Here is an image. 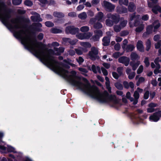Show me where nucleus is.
Listing matches in <instances>:
<instances>
[{
  "mask_svg": "<svg viewBox=\"0 0 161 161\" xmlns=\"http://www.w3.org/2000/svg\"><path fill=\"white\" fill-rule=\"evenodd\" d=\"M10 31L13 32L15 37L21 40L26 48L39 58L43 63L77 88L100 103L114 102L116 101L115 95H109L106 91L100 92L98 88L95 86H91L86 79L77 76L75 71L69 72L66 70L65 69L69 68V65L72 67L76 66L70 59L64 60V64L63 65L56 61L53 55L60 54L64 51L63 47H54V51L51 49L47 50L44 44L37 42L31 37L29 30L20 22L18 18L12 19L10 20Z\"/></svg>",
  "mask_w": 161,
  "mask_h": 161,
  "instance_id": "f257e3e1",
  "label": "nucleus"
},
{
  "mask_svg": "<svg viewBox=\"0 0 161 161\" xmlns=\"http://www.w3.org/2000/svg\"><path fill=\"white\" fill-rule=\"evenodd\" d=\"M153 26L154 27L153 31L154 32H156V29L160 26V24L158 20H157L155 21L153 24V25H150L147 27L146 32H144L143 34V37H147L148 35L152 32Z\"/></svg>",
  "mask_w": 161,
  "mask_h": 161,
  "instance_id": "f03ea898",
  "label": "nucleus"
},
{
  "mask_svg": "<svg viewBox=\"0 0 161 161\" xmlns=\"http://www.w3.org/2000/svg\"><path fill=\"white\" fill-rule=\"evenodd\" d=\"M98 54V49L95 47H92L91 49V50L89 53V56L91 59L95 60L99 58Z\"/></svg>",
  "mask_w": 161,
  "mask_h": 161,
  "instance_id": "7ed1b4c3",
  "label": "nucleus"
},
{
  "mask_svg": "<svg viewBox=\"0 0 161 161\" xmlns=\"http://www.w3.org/2000/svg\"><path fill=\"white\" fill-rule=\"evenodd\" d=\"M92 35V33L88 32L86 33H78L76 35V36L79 39L81 40L89 39Z\"/></svg>",
  "mask_w": 161,
  "mask_h": 161,
  "instance_id": "20e7f679",
  "label": "nucleus"
},
{
  "mask_svg": "<svg viewBox=\"0 0 161 161\" xmlns=\"http://www.w3.org/2000/svg\"><path fill=\"white\" fill-rule=\"evenodd\" d=\"M102 4L104 8L108 11H112L114 10L115 8V6L114 5L106 1H103Z\"/></svg>",
  "mask_w": 161,
  "mask_h": 161,
  "instance_id": "39448f33",
  "label": "nucleus"
},
{
  "mask_svg": "<svg viewBox=\"0 0 161 161\" xmlns=\"http://www.w3.org/2000/svg\"><path fill=\"white\" fill-rule=\"evenodd\" d=\"M134 25L137 27L135 31L137 32H140L142 31L144 28V25L139 21H136L134 23Z\"/></svg>",
  "mask_w": 161,
  "mask_h": 161,
  "instance_id": "423d86ee",
  "label": "nucleus"
},
{
  "mask_svg": "<svg viewBox=\"0 0 161 161\" xmlns=\"http://www.w3.org/2000/svg\"><path fill=\"white\" fill-rule=\"evenodd\" d=\"M161 116V112H158L154 113L153 115L150 116L149 119L150 121L156 122L158 120Z\"/></svg>",
  "mask_w": 161,
  "mask_h": 161,
  "instance_id": "0eeeda50",
  "label": "nucleus"
},
{
  "mask_svg": "<svg viewBox=\"0 0 161 161\" xmlns=\"http://www.w3.org/2000/svg\"><path fill=\"white\" fill-rule=\"evenodd\" d=\"M42 26V24L40 23H33L31 26L30 28L34 31H41L42 30L40 28Z\"/></svg>",
  "mask_w": 161,
  "mask_h": 161,
  "instance_id": "6e6552de",
  "label": "nucleus"
},
{
  "mask_svg": "<svg viewBox=\"0 0 161 161\" xmlns=\"http://www.w3.org/2000/svg\"><path fill=\"white\" fill-rule=\"evenodd\" d=\"M96 21V19L92 18L90 19L89 23L92 25L94 24V27L96 29H99L102 28V25L99 22L95 23Z\"/></svg>",
  "mask_w": 161,
  "mask_h": 161,
  "instance_id": "1a4fd4ad",
  "label": "nucleus"
},
{
  "mask_svg": "<svg viewBox=\"0 0 161 161\" xmlns=\"http://www.w3.org/2000/svg\"><path fill=\"white\" fill-rule=\"evenodd\" d=\"M130 58L126 57L123 56L120 57L118 59L119 62L127 66L129 64Z\"/></svg>",
  "mask_w": 161,
  "mask_h": 161,
  "instance_id": "9d476101",
  "label": "nucleus"
},
{
  "mask_svg": "<svg viewBox=\"0 0 161 161\" xmlns=\"http://www.w3.org/2000/svg\"><path fill=\"white\" fill-rule=\"evenodd\" d=\"M31 14L33 15L31 17V19L34 22L42 21V19L41 18L40 15L36 12H33Z\"/></svg>",
  "mask_w": 161,
  "mask_h": 161,
  "instance_id": "9b49d317",
  "label": "nucleus"
},
{
  "mask_svg": "<svg viewBox=\"0 0 161 161\" xmlns=\"http://www.w3.org/2000/svg\"><path fill=\"white\" fill-rule=\"evenodd\" d=\"M107 17L109 19H112L115 23H117L119 21V17L118 15H113L109 13L107 14Z\"/></svg>",
  "mask_w": 161,
  "mask_h": 161,
  "instance_id": "f8f14e48",
  "label": "nucleus"
},
{
  "mask_svg": "<svg viewBox=\"0 0 161 161\" xmlns=\"http://www.w3.org/2000/svg\"><path fill=\"white\" fill-rule=\"evenodd\" d=\"M94 33L95 35L93 36L92 39L94 41H98L99 37L102 35V32L100 30H97L95 31Z\"/></svg>",
  "mask_w": 161,
  "mask_h": 161,
  "instance_id": "ddd939ff",
  "label": "nucleus"
},
{
  "mask_svg": "<svg viewBox=\"0 0 161 161\" xmlns=\"http://www.w3.org/2000/svg\"><path fill=\"white\" fill-rule=\"evenodd\" d=\"M80 44L83 49H86V52L88 51L87 48H90L91 46V44L88 42H80Z\"/></svg>",
  "mask_w": 161,
  "mask_h": 161,
  "instance_id": "4468645a",
  "label": "nucleus"
},
{
  "mask_svg": "<svg viewBox=\"0 0 161 161\" xmlns=\"http://www.w3.org/2000/svg\"><path fill=\"white\" fill-rule=\"evenodd\" d=\"M137 48L138 50L140 52H143L144 48L143 45V42L141 41H138L137 43Z\"/></svg>",
  "mask_w": 161,
  "mask_h": 161,
  "instance_id": "2eb2a0df",
  "label": "nucleus"
},
{
  "mask_svg": "<svg viewBox=\"0 0 161 161\" xmlns=\"http://www.w3.org/2000/svg\"><path fill=\"white\" fill-rule=\"evenodd\" d=\"M63 39L64 42H68L72 45L75 44L78 42L77 39L71 40L70 39L66 38H63Z\"/></svg>",
  "mask_w": 161,
  "mask_h": 161,
  "instance_id": "dca6fc26",
  "label": "nucleus"
},
{
  "mask_svg": "<svg viewBox=\"0 0 161 161\" xmlns=\"http://www.w3.org/2000/svg\"><path fill=\"white\" fill-rule=\"evenodd\" d=\"M140 64V62L139 61H137L136 63L132 61L130 63V65L131 67L133 70H135Z\"/></svg>",
  "mask_w": 161,
  "mask_h": 161,
  "instance_id": "f3484780",
  "label": "nucleus"
},
{
  "mask_svg": "<svg viewBox=\"0 0 161 161\" xmlns=\"http://www.w3.org/2000/svg\"><path fill=\"white\" fill-rule=\"evenodd\" d=\"M152 10L155 14L158 13V11L161 13V7L158 5L154 6L153 7ZM160 16H161V14Z\"/></svg>",
  "mask_w": 161,
  "mask_h": 161,
  "instance_id": "a211bd4d",
  "label": "nucleus"
},
{
  "mask_svg": "<svg viewBox=\"0 0 161 161\" xmlns=\"http://www.w3.org/2000/svg\"><path fill=\"white\" fill-rule=\"evenodd\" d=\"M75 50L76 53L79 55H81L83 53L86 52V49H83V48L80 47H79L78 49H75Z\"/></svg>",
  "mask_w": 161,
  "mask_h": 161,
  "instance_id": "6ab92c4d",
  "label": "nucleus"
},
{
  "mask_svg": "<svg viewBox=\"0 0 161 161\" xmlns=\"http://www.w3.org/2000/svg\"><path fill=\"white\" fill-rule=\"evenodd\" d=\"M123 85L124 87L126 88H128L130 87L131 88H133L134 87V84L131 82L128 83L126 81H125L123 83Z\"/></svg>",
  "mask_w": 161,
  "mask_h": 161,
  "instance_id": "aec40b11",
  "label": "nucleus"
},
{
  "mask_svg": "<svg viewBox=\"0 0 161 161\" xmlns=\"http://www.w3.org/2000/svg\"><path fill=\"white\" fill-rule=\"evenodd\" d=\"M116 10L118 12L119 14L125 13L127 12V9L126 8L122 7L121 8L117 7Z\"/></svg>",
  "mask_w": 161,
  "mask_h": 161,
  "instance_id": "412c9836",
  "label": "nucleus"
},
{
  "mask_svg": "<svg viewBox=\"0 0 161 161\" xmlns=\"http://www.w3.org/2000/svg\"><path fill=\"white\" fill-rule=\"evenodd\" d=\"M134 97L135 98V99H134V101H133V104H136L137 103L138 99L139 97V93L137 92V91L135 92L134 94Z\"/></svg>",
  "mask_w": 161,
  "mask_h": 161,
  "instance_id": "4be33fe9",
  "label": "nucleus"
},
{
  "mask_svg": "<svg viewBox=\"0 0 161 161\" xmlns=\"http://www.w3.org/2000/svg\"><path fill=\"white\" fill-rule=\"evenodd\" d=\"M92 70L95 73H97V72H99L100 73H101L100 67L98 66L96 67L94 65H92Z\"/></svg>",
  "mask_w": 161,
  "mask_h": 161,
  "instance_id": "5701e85b",
  "label": "nucleus"
},
{
  "mask_svg": "<svg viewBox=\"0 0 161 161\" xmlns=\"http://www.w3.org/2000/svg\"><path fill=\"white\" fill-rule=\"evenodd\" d=\"M140 57L135 53L132 52L130 55V58L132 60H138L140 58Z\"/></svg>",
  "mask_w": 161,
  "mask_h": 161,
  "instance_id": "b1692460",
  "label": "nucleus"
},
{
  "mask_svg": "<svg viewBox=\"0 0 161 161\" xmlns=\"http://www.w3.org/2000/svg\"><path fill=\"white\" fill-rule=\"evenodd\" d=\"M105 80L106 81L105 84L108 90V91L110 92H111V88L110 86V81L108 78L107 76L105 77Z\"/></svg>",
  "mask_w": 161,
  "mask_h": 161,
  "instance_id": "393cba45",
  "label": "nucleus"
},
{
  "mask_svg": "<svg viewBox=\"0 0 161 161\" xmlns=\"http://www.w3.org/2000/svg\"><path fill=\"white\" fill-rule=\"evenodd\" d=\"M103 45L107 46L108 45L110 42V38L108 36L104 37L103 39Z\"/></svg>",
  "mask_w": 161,
  "mask_h": 161,
  "instance_id": "a878e982",
  "label": "nucleus"
},
{
  "mask_svg": "<svg viewBox=\"0 0 161 161\" xmlns=\"http://www.w3.org/2000/svg\"><path fill=\"white\" fill-rule=\"evenodd\" d=\"M78 17L81 20H85L87 17V15L85 12H83L79 14Z\"/></svg>",
  "mask_w": 161,
  "mask_h": 161,
  "instance_id": "bb28decb",
  "label": "nucleus"
},
{
  "mask_svg": "<svg viewBox=\"0 0 161 161\" xmlns=\"http://www.w3.org/2000/svg\"><path fill=\"white\" fill-rule=\"evenodd\" d=\"M53 15L55 17L60 18L64 17V14L62 12H54L53 13Z\"/></svg>",
  "mask_w": 161,
  "mask_h": 161,
  "instance_id": "cd10ccee",
  "label": "nucleus"
},
{
  "mask_svg": "<svg viewBox=\"0 0 161 161\" xmlns=\"http://www.w3.org/2000/svg\"><path fill=\"white\" fill-rule=\"evenodd\" d=\"M128 9L130 12L133 11L136 9L134 4L132 3H130L128 7Z\"/></svg>",
  "mask_w": 161,
  "mask_h": 161,
  "instance_id": "c85d7f7f",
  "label": "nucleus"
},
{
  "mask_svg": "<svg viewBox=\"0 0 161 161\" xmlns=\"http://www.w3.org/2000/svg\"><path fill=\"white\" fill-rule=\"evenodd\" d=\"M134 46L132 45H128L125 49V50L127 52H131L133 51L134 48Z\"/></svg>",
  "mask_w": 161,
  "mask_h": 161,
  "instance_id": "c756f323",
  "label": "nucleus"
},
{
  "mask_svg": "<svg viewBox=\"0 0 161 161\" xmlns=\"http://www.w3.org/2000/svg\"><path fill=\"white\" fill-rule=\"evenodd\" d=\"M90 28L87 26H84L80 27V31L82 32H87L89 31Z\"/></svg>",
  "mask_w": 161,
  "mask_h": 161,
  "instance_id": "7c9ffc66",
  "label": "nucleus"
},
{
  "mask_svg": "<svg viewBox=\"0 0 161 161\" xmlns=\"http://www.w3.org/2000/svg\"><path fill=\"white\" fill-rule=\"evenodd\" d=\"M103 14L102 12H99L96 16V20L97 19L98 21H101L103 17Z\"/></svg>",
  "mask_w": 161,
  "mask_h": 161,
  "instance_id": "2f4dec72",
  "label": "nucleus"
},
{
  "mask_svg": "<svg viewBox=\"0 0 161 161\" xmlns=\"http://www.w3.org/2000/svg\"><path fill=\"white\" fill-rule=\"evenodd\" d=\"M51 32L53 33H61L62 31L61 29H59L56 28H53L51 29Z\"/></svg>",
  "mask_w": 161,
  "mask_h": 161,
  "instance_id": "473e14b6",
  "label": "nucleus"
},
{
  "mask_svg": "<svg viewBox=\"0 0 161 161\" xmlns=\"http://www.w3.org/2000/svg\"><path fill=\"white\" fill-rule=\"evenodd\" d=\"M79 70L80 72L81 73L85 76H87L86 73L88 72V71L85 69L82 68H79Z\"/></svg>",
  "mask_w": 161,
  "mask_h": 161,
  "instance_id": "72a5a7b5",
  "label": "nucleus"
},
{
  "mask_svg": "<svg viewBox=\"0 0 161 161\" xmlns=\"http://www.w3.org/2000/svg\"><path fill=\"white\" fill-rule=\"evenodd\" d=\"M72 30L70 32V34H75L79 32V29L78 28H75L74 26H72Z\"/></svg>",
  "mask_w": 161,
  "mask_h": 161,
  "instance_id": "f704fd0d",
  "label": "nucleus"
},
{
  "mask_svg": "<svg viewBox=\"0 0 161 161\" xmlns=\"http://www.w3.org/2000/svg\"><path fill=\"white\" fill-rule=\"evenodd\" d=\"M146 44V50L148 51L151 47V42L150 41L149 39L147 40Z\"/></svg>",
  "mask_w": 161,
  "mask_h": 161,
  "instance_id": "c9c22d12",
  "label": "nucleus"
},
{
  "mask_svg": "<svg viewBox=\"0 0 161 161\" xmlns=\"http://www.w3.org/2000/svg\"><path fill=\"white\" fill-rule=\"evenodd\" d=\"M145 78L144 77H140L137 82V85L139 86L140 83L143 82L145 81Z\"/></svg>",
  "mask_w": 161,
  "mask_h": 161,
  "instance_id": "e433bc0d",
  "label": "nucleus"
},
{
  "mask_svg": "<svg viewBox=\"0 0 161 161\" xmlns=\"http://www.w3.org/2000/svg\"><path fill=\"white\" fill-rule=\"evenodd\" d=\"M143 66L142 65H140L137 70V73L139 74L141 73L143 71Z\"/></svg>",
  "mask_w": 161,
  "mask_h": 161,
  "instance_id": "4c0bfd02",
  "label": "nucleus"
},
{
  "mask_svg": "<svg viewBox=\"0 0 161 161\" xmlns=\"http://www.w3.org/2000/svg\"><path fill=\"white\" fill-rule=\"evenodd\" d=\"M7 151L8 152H12L14 153L16 152L15 148L11 146H8Z\"/></svg>",
  "mask_w": 161,
  "mask_h": 161,
  "instance_id": "58836bf2",
  "label": "nucleus"
},
{
  "mask_svg": "<svg viewBox=\"0 0 161 161\" xmlns=\"http://www.w3.org/2000/svg\"><path fill=\"white\" fill-rule=\"evenodd\" d=\"M22 2V0H12L13 4L15 5L20 4Z\"/></svg>",
  "mask_w": 161,
  "mask_h": 161,
  "instance_id": "ea45409f",
  "label": "nucleus"
},
{
  "mask_svg": "<svg viewBox=\"0 0 161 161\" xmlns=\"http://www.w3.org/2000/svg\"><path fill=\"white\" fill-rule=\"evenodd\" d=\"M119 4L120 5L124 4L127 5L128 3V0H119Z\"/></svg>",
  "mask_w": 161,
  "mask_h": 161,
  "instance_id": "a19ab883",
  "label": "nucleus"
},
{
  "mask_svg": "<svg viewBox=\"0 0 161 161\" xmlns=\"http://www.w3.org/2000/svg\"><path fill=\"white\" fill-rule=\"evenodd\" d=\"M128 43V41L126 39H125L123 42V44L122 47L123 49H125L128 45H127Z\"/></svg>",
  "mask_w": 161,
  "mask_h": 161,
  "instance_id": "79ce46f5",
  "label": "nucleus"
},
{
  "mask_svg": "<svg viewBox=\"0 0 161 161\" xmlns=\"http://www.w3.org/2000/svg\"><path fill=\"white\" fill-rule=\"evenodd\" d=\"M152 3L149 2L148 1V6L150 7H153V3H157L158 0H150Z\"/></svg>",
  "mask_w": 161,
  "mask_h": 161,
  "instance_id": "37998d69",
  "label": "nucleus"
},
{
  "mask_svg": "<svg viewBox=\"0 0 161 161\" xmlns=\"http://www.w3.org/2000/svg\"><path fill=\"white\" fill-rule=\"evenodd\" d=\"M106 24L107 25L111 26L113 25V22L111 20L108 19L106 20Z\"/></svg>",
  "mask_w": 161,
  "mask_h": 161,
  "instance_id": "c03bdc74",
  "label": "nucleus"
},
{
  "mask_svg": "<svg viewBox=\"0 0 161 161\" xmlns=\"http://www.w3.org/2000/svg\"><path fill=\"white\" fill-rule=\"evenodd\" d=\"M115 86L118 89L121 90L123 89L122 85L119 83H115Z\"/></svg>",
  "mask_w": 161,
  "mask_h": 161,
  "instance_id": "a18cd8bd",
  "label": "nucleus"
},
{
  "mask_svg": "<svg viewBox=\"0 0 161 161\" xmlns=\"http://www.w3.org/2000/svg\"><path fill=\"white\" fill-rule=\"evenodd\" d=\"M126 97L129 99L131 102H133L134 101L133 98L131 97L130 93V92H128L126 94Z\"/></svg>",
  "mask_w": 161,
  "mask_h": 161,
  "instance_id": "49530a36",
  "label": "nucleus"
},
{
  "mask_svg": "<svg viewBox=\"0 0 161 161\" xmlns=\"http://www.w3.org/2000/svg\"><path fill=\"white\" fill-rule=\"evenodd\" d=\"M72 26L67 27L65 29V32L67 33H70V31L72 30Z\"/></svg>",
  "mask_w": 161,
  "mask_h": 161,
  "instance_id": "de8ad7c7",
  "label": "nucleus"
},
{
  "mask_svg": "<svg viewBox=\"0 0 161 161\" xmlns=\"http://www.w3.org/2000/svg\"><path fill=\"white\" fill-rule=\"evenodd\" d=\"M128 77L130 79H133L135 75V73L134 72H131L129 74Z\"/></svg>",
  "mask_w": 161,
  "mask_h": 161,
  "instance_id": "09e8293b",
  "label": "nucleus"
},
{
  "mask_svg": "<svg viewBox=\"0 0 161 161\" xmlns=\"http://www.w3.org/2000/svg\"><path fill=\"white\" fill-rule=\"evenodd\" d=\"M45 24L48 27H51L54 25L53 23L50 21H47L45 22Z\"/></svg>",
  "mask_w": 161,
  "mask_h": 161,
  "instance_id": "8fccbe9b",
  "label": "nucleus"
},
{
  "mask_svg": "<svg viewBox=\"0 0 161 161\" xmlns=\"http://www.w3.org/2000/svg\"><path fill=\"white\" fill-rule=\"evenodd\" d=\"M123 53H120L119 52H117L114 53L113 55V56L115 58H117L118 57H119V56L122 55L123 54Z\"/></svg>",
  "mask_w": 161,
  "mask_h": 161,
  "instance_id": "3c124183",
  "label": "nucleus"
},
{
  "mask_svg": "<svg viewBox=\"0 0 161 161\" xmlns=\"http://www.w3.org/2000/svg\"><path fill=\"white\" fill-rule=\"evenodd\" d=\"M68 16L71 17H76V14L75 12H70L68 13Z\"/></svg>",
  "mask_w": 161,
  "mask_h": 161,
  "instance_id": "603ef678",
  "label": "nucleus"
},
{
  "mask_svg": "<svg viewBox=\"0 0 161 161\" xmlns=\"http://www.w3.org/2000/svg\"><path fill=\"white\" fill-rule=\"evenodd\" d=\"M123 70V67H119L118 68L117 71L120 75H122Z\"/></svg>",
  "mask_w": 161,
  "mask_h": 161,
  "instance_id": "864d4df0",
  "label": "nucleus"
},
{
  "mask_svg": "<svg viewBox=\"0 0 161 161\" xmlns=\"http://www.w3.org/2000/svg\"><path fill=\"white\" fill-rule=\"evenodd\" d=\"M157 65V68L155 69L154 71V74H157L158 73H160V71L159 70V69L160 68V67L159 64H156Z\"/></svg>",
  "mask_w": 161,
  "mask_h": 161,
  "instance_id": "5fc2aeb1",
  "label": "nucleus"
},
{
  "mask_svg": "<svg viewBox=\"0 0 161 161\" xmlns=\"http://www.w3.org/2000/svg\"><path fill=\"white\" fill-rule=\"evenodd\" d=\"M121 26H119L118 25H115L114 27V31L116 32H118L121 30Z\"/></svg>",
  "mask_w": 161,
  "mask_h": 161,
  "instance_id": "6e6d98bb",
  "label": "nucleus"
},
{
  "mask_svg": "<svg viewBox=\"0 0 161 161\" xmlns=\"http://www.w3.org/2000/svg\"><path fill=\"white\" fill-rule=\"evenodd\" d=\"M127 21L126 20H124L122 21L120 24V25L121 28L125 27L127 24Z\"/></svg>",
  "mask_w": 161,
  "mask_h": 161,
  "instance_id": "4d7b16f0",
  "label": "nucleus"
},
{
  "mask_svg": "<svg viewBox=\"0 0 161 161\" xmlns=\"http://www.w3.org/2000/svg\"><path fill=\"white\" fill-rule=\"evenodd\" d=\"M139 15H138L137 16H136L135 15V14H134L132 15L130 17V20L131 21H132L133 20H135L136 19H137L139 18Z\"/></svg>",
  "mask_w": 161,
  "mask_h": 161,
  "instance_id": "13d9d810",
  "label": "nucleus"
},
{
  "mask_svg": "<svg viewBox=\"0 0 161 161\" xmlns=\"http://www.w3.org/2000/svg\"><path fill=\"white\" fill-rule=\"evenodd\" d=\"M76 59L79 64H81L84 61V59L81 57H79L78 58H76Z\"/></svg>",
  "mask_w": 161,
  "mask_h": 161,
  "instance_id": "bf43d9fd",
  "label": "nucleus"
},
{
  "mask_svg": "<svg viewBox=\"0 0 161 161\" xmlns=\"http://www.w3.org/2000/svg\"><path fill=\"white\" fill-rule=\"evenodd\" d=\"M25 4L29 6H31L32 5V2L29 0H26L25 2Z\"/></svg>",
  "mask_w": 161,
  "mask_h": 161,
  "instance_id": "052dcab7",
  "label": "nucleus"
},
{
  "mask_svg": "<svg viewBox=\"0 0 161 161\" xmlns=\"http://www.w3.org/2000/svg\"><path fill=\"white\" fill-rule=\"evenodd\" d=\"M144 63L145 64L146 67H147L149 65L150 63L149 62L148 59L147 58H146L144 61Z\"/></svg>",
  "mask_w": 161,
  "mask_h": 161,
  "instance_id": "680f3d73",
  "label": "nucleus"
},
{
  "mask_svg": "<svg viewBox=\"0 0 161 161\" xmlns=\"http://www.w3.org/2000/svg\"><path fill=\"white\" fill-rule=\"evenodd\" d=\"M161 45V40L159 41L155 45V48L158 49L159 48Z\"/></svg>",
  "mask_w": 161,
  "mask_h": 161,
  "instance_id": "e2e57ef3",
  "label": "nucleus"
},
{
  "mask_svg": "<svg viewBox=\"0 0 161 161\" xmlns=\"http://www.w3.org/2000/svg\"><path fill=\"white\" fill-rule=\"evenodd\" d=\"M101 70L104 75L106 76L108 75V73L106 69H104L103 67H102Z\"/></svg>",
  "mask_w": 161,
  "mask_h": 161,
  "instance_id": "0e129e2a",
  "label": "nucleus"
},
{
  "mask_svg": "<svg viewBox=\"0 0 161 161\" xmlns=\"http://www.w3.org/2000/svg\"><path fill=\"white\" fill-rule=\"evenodd\" d=\"M149 92L148 91H147L144 93V98L147 99L148 98L149 96Z\"/></svg>",
  "mask_w": 161,
  "mask_h": 161,
  "instance_id": "69168bd1",
  "label": "nucleus"
},
{
  "mask_svg": "<svg viewBox=\"0 0 161 161\" xmlns=\"http://www.w3.org/2000/svg\"><path fill=\"white\" fill-rule=\"evenodd\" d=\"M84 8V5H79L77 7L76 9L77 11H80L83 9Z\"/></svg>",
  "mask_w": 161,
  "mask_h": 161,
  "instance_id": "338daca9",
  "label": "nucleus"
},
{
  "mask_svg": "<svg viewBox=\"0 0 161 161\" xmlns=\"http://www.w3.org/2000/svg\"><path fill=\"white\" fill-rule=\"evenodd\" d=\"M159 62H161V57L157 58L154 60V62L156 64H159L158 63Z\"/></svg>",
  "mask_w": 161,
  "mask_h": 161,
  "instance_id": "774afa93",
  "label": "nucleus"
}]
</instances>
